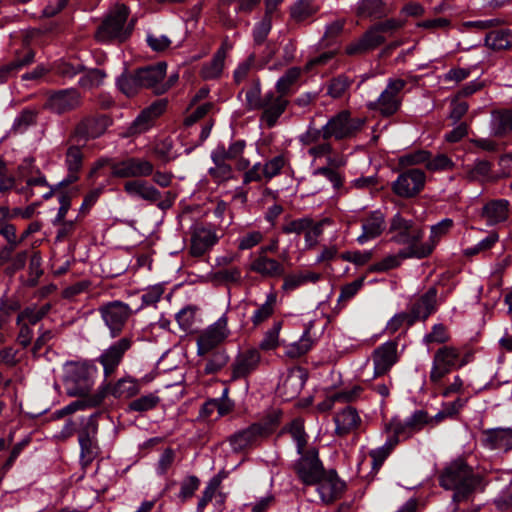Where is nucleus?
Returning <instances> with one entry per match:
<instances>
[{"mask_svg": "<svg viewBox=\"0 0 512 512\" xmlns=\"http://www.w3.org/2000/svg\"><path fill=\"white\" fill-rule=\"evenodd\" d=\"M438 482L443 489L453 492L452 502L455 504L472 500L487 485L484 475L476 472L463 458H457L443 467Z\"/></svg>", "mask_w": 512, "mask_h": 512, "instance_id": "1", "label": "nucleus"}, {"mask_svg": "<svg viewBox=\"0 0 512 512\" xmlns=\"http://www.w3.org/2000/svg\"><path fill=\"white\" fill-rule=\"evenodd\" d=\"M389 232L392 234V242L407 246L399 251L401 258L423 259L431 255L432 245H424V230L412 219H406L401 213H396L390 220Z\"/></svg>", "mask_w": 512, "mask_h": 512, "instance_id": "2", "label": "nucleus"}, {"mask_svg": "<svg viewBox=\"0 0 512 512\" xmlns=\"http://www.w3.org/2000/svg\"><path fill=\"white\" fill-rule=\"evenodd\" d=\"M405 22L390 18L372 25L360 38L348 44L345 52L349 56L367 54L386 42L387 36L401 29Z\"/></svg>", "mask_w": 512, "mask_h": 512, "instance_id": "3", "label": "nucleus"}, {"mask_svg": "<svg viewBox=\"0 0 512 512\" xmlns=\"http://www.w3.org/2000/svg\"><path fill=\"white\" fill-rule=\"evenodd\" d=\"M130 10L123 3L115 4L97 28L95 37L100 42L125 41L131 30L125 28Z\"/></svg>", "mask_w": 512, "mask_h": 512, "instance_id": "4", "label": "nucleus"}, {"mask_svg": "<svg viewBox=\"0 0 512 512\" xmlns=\"http://www.w3.org/2000/svg\"><path fill=\"white\" fill-rule=\"evenodd\" d=\"M96 368L88 362H76L68 365L64 378L67 395L71 397L92 396L90 391L94 384Z\"/></svg>", "mask_w": 512, "mask_h": 512, "instance_id": "5", "label": "nucleus"}, {"mask_svg": "<svg viewBox=\"0 0 512 512\" xmlns=\"http://www.w3.org/2000/svg\"><path fill=\"white\" fill-rule=\"evenodd\" d=\"M298 454L300 457L292 465L293 471L305 486H315L326 471L319 458L318 449L309 447Z\"/></svg>", "mask_w": 512, "mask_h": 512, "instance_id": "6", "label": "nucleus"}, {"mask_svg": "<svg viewBox=\"0 0 512 512\" xmlns=\"http://www.w3.org/2000/svg\"><path fill=\"white\" fill-rule=\"evenodd\" d=\"M406 86V81L400 78L389 79L386 88L375 101L367 103V108L378 112L383 117L396 114L402 104L401 92Z\"/></svg>", "mask_w": 512, "mask_h": 512, "instance_id": "7", "label": "nucleus"}, {"mask_svg": "<svg viewBox=\"0 0 512 512\" xmlns=\"http://www.w3.org/2000/svg\"><path fill=\"white\" fill-rule=\"evenodd\" d=\"M468 360L461 357L460 350L454 346L444 345L440 347L433 356L430 381L438 383L454 369L466 365Z\"/></svg>", "mask_w": 512, "mask_h": 512, "instance_id": "8", "label": "nucleus"}, {"mask_svg": "<svg viewBox=\"0 0 512 512\" xmlns=\"http://www.w3.org/2000/svg\"><path fill=\"white\" fill-rule=\"evenodd\" d=\"M98 312L112 338L118 337L133 315L132 308L119 300L109 301L99 306Z\"/></svg>", "mask_w": 512, "mask_h": 512, "instance_id": "9", "label": "nucleus"}, {"mask_svg": "<svg viewBox=\"0 0 512 512\" xmlns=\"http://www.w3.org/2000/svg\"><path fill=\"white\" fill-rule=\"evenodd\" d=\"M364 120L351 117L348 110H342L324 125L323 140L331 138L344 140L354 137L362 128Z\"/></svg>", "mask_w": 512, "mask_h": 512, "instance_id": "10", "label": "nucleus"}, {"mask_svg": "<svg viewBox=\"0 0 512 512\" xmlns=\"http://www.w3.org/2000/svg\"><path fill=\"white\" fill-rule=\"evenodd\" d=\"M112 124V120L105 114L88 115L83 117L73 128L69 135V142H80L84 144L102 136L107 128Z\"/></svg>", "mask_w": 512, "mask_h": 512, "instance_id": "11", "label": "nucleus"}, {"mask_svg": "<svg viewBox=\"0 0 512 512\" xmlns=\"http://www.w3.org/2000/svg\"><path fill=\"white\" fill-rule=\"evenodd\" d=\"M97 416V414L89 416L83 424V427L78 432L80 459L84 466L90 465L99 452V447L96 441V435L98 432Z\"/></svg>", "mask_w": 512, "mask_h": 512, "instance_id": "12", "label": "nucleus"}, {"mask_svg": "<svg viewBox=\"0 0 512 512\" xmlns=\"http://www.w3.org/2000/svg\"><path fill=\"white\" fill-rule=\"evenodd\" d=\"M132 345V338L125 336L119 338L101 352L96 361L103 367L105 377H110L116 372Z\"/></svg>", "mask_w": 512, "mask_h": 512, "instance_id": "13", "label": "nucleus"}, {"mask_svg": "<svg viewBox=\"0 0 512 512\" xmlns=\"http://www.w3.org/2000/svg\"><path fill=\"white\" fill-rule=\"evenodd\" d=\"M425 183V172L412 168L400 173L392 183L391 189L397 196L409 199L417 196L424 189Z\"/></svg>", "mask_w": 512, "mask_h": 512, "instance_id": "14", "label": "nucleus"}, {"mask_svg": "<svg viewBox=\"0 0 512 512\" xmlns=\"http://www.w3.org/2000/svg\"><path fill=\"white\" fill-rule=\"evenodd\" d=\"M229 334L228 318L226 314H224L215 323L209 325L205 330H203L198 336V355L203 356L215 349L225 341Z\"/></svg>", "mask_w": 512, "mask_h": 512, "instance_id": "15", "label": "nucleus"}, {"mask_svg": "<svg viewBox=\"0 0 512 512\" xmlns=\"http://www.w3.org/2000/svg\"><path fill=\"white\" fill-rule=\"evenodd\" d=\"M82 105V95L75 88L61 89L49 94L44 107L57 115L72 112Z\"/></svg>", "mask_w": 512, "mask_h": 512, "instance_id": "16", "label": "nucleus"}, {"mask_svg": "<svg viewBox=\"0 0 512 512\" xmlns=\"http://www.w3.org/2000/svg\"><path fill=\"white\" fill-rule=\"evenodd\" d=\"M289 105V100L276 91H268L263 96L261 103L260 122L267 128L274 127L279 118L284 114Z\"/></svg>", "mask_w": 512, "mask_h": 512, "instance_id": "17", "label": "nucleus"}, {"mask_svg": "<svg viewBox=\"0 0 512 512\" xmlns=\"http://www.w3.org/2000/svg\"><path fill=\"white\" fill-rule=\"evenodd\" d=\"M154 165L142 158L130 157L111 164V175L117 178H139L152 175Z\"/></svg>", "mask_w": 512, "mask_h": 512, "instance_id": "18", "label": "nucleus"}, {"mask_svg": "<svg viewBox=\"0 0 512 512\" xmlns=\"http://www.w3.org/2000/svg\"><path fill=\"white\" fill-rule=\"evenodd\" d=\"M218 240L219 236L211 225L196 223L191 227L190 254L194 257L203 256Z\"/></svg>", "mask_w": 512, "mask_h": 512, "instance_id": "19", "label": "nucleus"}, {"mask_svg": "<svg viewBox=\"0 0 512 512\" xmlns=\"http://www.w3.org/2000/svg\"><path fill=\"white\" fill-rule=\"evenodd\" d=\"M261 363V354L256 348H249L237 354L231 364V380L247 378Z\"/></svg>", "mask_w": 512, "mask_h": 512, "instance_id": "20", "label": "nucleus"}, {"mask_svg": "<svg viewBox=\"0 0 512 512\" xmlns=\"http://www.w3.org/2000/svg\"><path fill=\"white\" fill-rule=\"evenodd\" d=\"M324 474L316 484L317 491L323 503L331 504L342 496L346 484L334 469L327 470Z\"/></svg>", "mask_w": 512, "mask_h": 512, "instance_id": "21", "label": "nucleus"}, {"mask_svg": "<svg viewBox=\"0 0 512 512\" xmlns=\"http://www.w3.org/2000/svg\"><path fill=\"white\" fill-rule=\"evenodd\" d=\"M84 154L81 146L67 140L65 153L66 177L58 184L59 187H66L79 180V174L83 168Z\"/></svg>", "mask_w": 512, "mask_h": 512, "instance_id": "22", "label": "nucleus"}, {"mask_svg": "<svg viewBox=\"0 0 512 512\" xmlns=\"http://www.w3.org/2000/svg\"><path fill=\"white\" fill-rule=\"evenodd\" d=\"M436 287H430L424 294L414 299L409 305L408 313L412 321H425L437 309Z\"/></svg>", "mask_w": 512, "mask_h": 512, "instance_id": "23", "label": "nucleus"}, {"mask_svg": "<svg viewBox=\"0 0 512 512\" xmlns=\"http://www.w3.org/2000/svg\"><path fill=\"white\" fill-rule=\"evenodd\" d=\"M397 347L398 345L396 342L388 341L374 350L372 354L374 363L373 377H379L386 374L397 362Z\"/></svg>", "mask_w": 512, "mask_h": 512, "instance_id": "24", "label": "nucleus"}, {"mask_svg": "<svg viewBox=\"0 0 512 512\" xmlns=\"http://www.w3.org/2000/svg\"><path fill=\"white\" fill-rule=\"evenodd\" d=\"M362 233L357 237L359 244L378 238L386 229V217L381 210H374L361 219Z\"/></svg>", "mask_w": 512, "mask_h": 512, "instance_id": "25", "label": "nucleus"}, {"mask_svg": "<svg viewBox=\"0 0 512 512\" xmlns=\"http://www.w3.org/2000/svg\"><path fill=\"white\" fill-rule=\"evenodd\" d=\"M165 62L137 69L142 88H152L156 94L164 93L168 87L161 84L166 75Z\"/></svg>", "mask_w": 512, "mask_h": 512, "instance_id": "26", "label": "nucleus"}, {"mask_svg": "<svg viewBox=\"0 0 512 512\" xmlns=\"http://www.w3.org/2000/svg\"><path fill=\"white\" fill-rule=\"evenodd\" d=\"M227 441L235 453L248 452L261 445L262 439L255 431L253 426L236 431L231 434Z\"/></svg>", "mask_w": 512, "mask_h": 512, "instance_id": "27", "label": "nucleus"}, {"mask_svg": "<svg viewBox=\"0 0 512 512\" xmlns=\"http://www.w3.org/2000/svg\"><path fill=\"white\" fill-rule=\"evenodd\" d=\"M166 109V102L157 101L143 110L129 127L130 134H140L147 131L158 116Z\"/></svg>", "mask_w": 512, "mask_h": 512, "instance_id": "28", "label": "nucleus"}, {"mask_svg": "<svg viewBox=\"0 0 512 512\" xmlns=\"http://www.w3.org/2000/svg\"><path fill=\"white\" fill-rule=\"evenodd\" d=\"M335 432L338 436H345L356 430L361 424V418L356 408L347 405L335 417Z\"/></svg>", "mask_w": 512, "mask_h": 512, "instance_id": "29", "label": "nucleus"}, {"mask_svg": "<svg viewBox=\"0 0 512 512\" xmlns=\"http://www.w3.org/2000/svg\"><path fill=\"white\" fill-rule=\"evenodd\" d=\"M509 206L510 203L506 199L491 200L482 207L481 217L490 226L504 222L509 217Z\"/></svg>", "mask_w": 512, "mask_h": 512, "instance_id": "30", "label": "nucleus"}, {"mask_svg": "<svg viewBox=\"0 0 512 512\" xmlns=\"http://www.w3.org/2000/svg\"><path fill=\"white\" fill-rule=\"evenodd\" d=\"M250 270L265 278H279L284 276L285 268L279 261L265 255H257L251 262Z\"/></svg>", "mask_w": 512, "mask_h": 512, "instance_id": "31", "label": "nucleus"}, {"mask_svg": "<svg viewBox=\"0 0 512 512\" xmlns=\"http://www.w3.org/2000/svg\"><path fill=\"white\" fill-rule=\"evenodd\" d=\"M485 439L483 443L490 449H503L508 451L512 448V429L495 428L483 432Z\"/></svg>", "mask_w": 512, "mask_h": 512, "instance_id": "32", "label": "nucleus"}, {"mask_svg": "<svg viewBox=\"0 0 512 512\" xmlns=\"http://www.w3.org/2000/svg\"><path fill=\"white\" fill-rule=\"evenodd\" d=\"M124 191L130 196H138L152 203L159 201L161 198V192L143 180L125 182Z\"/></svg>", "mask_w": 512, "mask_h": 512, "instance_id": "33", "label": "nucleus"}, {"mask_svg": "<svg viewBox=\"0 0 512 512\" xmlns=\"http://www.w3.org/2000/svg\"><path fill=\"white\" fill-rule=\"evenodd\" d=\"M34 58L35 52L32 49L27 50L24 54L17 52L14 60L0 67V84L7 82V80L19 70L32 64Z\"/></svg>", "mask_w": 512, "mask_h": 512, "instance_id": "34", "label": "nucleus"}, {"mask_svg": "<svg viewBox=\"0 0 512 512\" xmlns=\"http://www.w3.org/2000/svg\"><path fill=\"white\" fill-rule=\"evenodd\" d=\"M282 419V412L278 409H272L267 412L259 421L252 423L251 426L258 433L262 441L272 435L279 427Z\"/></svg>", "mask_w": 512, "mask_h": 512, "instance_id": "35", "label": "nucleus"}, {"mask_svg": "<svg viewBox=\"0 0 512 512\" xmlns=\"http://www.w3.org/2000/svg\"><path fill=\"white\" fill-rule=\"evenodd\" d=\"M319 10L316 0H296L290 7V18L299 24L314 16Z\"/></svg>", "mask_w": 512, "mask_h": 512, "instance_id": "36", "label": "nucleus"}, {"mask_svg": "<svg viewBox=\"0 0 512 512\" xmlns=\"http://www.w3.org/2000/svg\"><path fill=\"white\" fill-rule=\"evenodd\" d=\"M227 55V49L222 45L213 55L211 61L205 63L200 71V75L205 80L216 79L220 77Z\"/></svg>", "mask_w": 512, "mask_h": 512, "instance_id": "37", "label": "nucleus"}, {"mask_svg": "<svg viewBox=\"0 0 512 512\" xmlns=\"http://www.w3.org/2000/svg\"><path fill=\"white\" fill-rule=\"evenodd\" d=\"M288 433L292 437V439L296 443L297 453H303V450H306L308 435L305 431L304 421L301 418L293 419L289 424L285 425L281 431L280 435Z\"/></svg>", "mask_w": 512, "mask_h": 512, "instance_id": "38", "label": "nucleus"}, {"mask_svg": "<svg viewBox=\"0 0 512 512\" xmlns=\"http://www.w3.org/2000/svg\"><path fill=\"white\" fill-rule=\"evenodd\" d=\"M245 94V108L248 111H256L261 108L263 101L261 80L259 77L251 79L249 84L239 92Z\"/></svg>", "mask_w": 512, "mask_h": 512, "instance_id": "39", "label": "nucleus"}, {"mask_svg": "<svg viewBox=\"0 0 512 512\" xmlns=\"http://www.w3.org/2000/svg\"><path fill=\"white\" fill-rule=\"evenodd\" d=\"M492 133L496 137H504L512 131V109L492 111Z\"/></svg>", "mask_w": 512, "mask_h": 512, "instance_id": "40", "label": "nucleus"}, {"mask_svg": "<svg viewBox=\"0 0 512 512\" xmlns=\"http://www.w3.org/2000/svg\"><path fill=\"white\" fill-rule=\"evenodd\" d=\"M106 396L107 388L101 387L94 394H92V396L78 397V400L65 406L64 411L69 415L85 408H95L103 402Z\"/></svg>", "mask_w": 512, "mask_h": 512, "instance_id": "41", "label": "nucleus"}, {"mask_svg": "<svg viewBox=\"0 0 512 512\" xmlns=\"http://www.w3.org/2000/svg\"><path fill=\"white\" fill-rule=\"evenodd\" d=\"M107 388V394L110 393L116 398H131L137 395L140 391L139 383L131 377H124L119 379L111 388Z\"/></svg>", "mask_w": 512, "mask_h": 512, "instance_id": "42", "label": "nucleus"}, {"mask_svg": "<svg viewBox=\"0 0 512 512\" xmlns=\"http://www.w3.org/2000/svg\"><path fill=\"white\" fill-rule=\"evenodd\" d=\"M305 384V379L301 371L290 373L283 381L279 390L286 400L297 397Z\"/></svg>", "mask_w": 512, "mask_h": 512, "instance_id": "43", "label": "nucleus"}, {"mask_svg": "<svg viewBox=\"0 0 512 512\" xmlns=\"http://www.w3.org/2000/svg\"><path fill=\"white\" fill-rule=\"evenodd\" d=\"M356 15L360 18L380 19L387 15L385 5L382 0H360Z\"/></svg>", "mask_w": 512, "mask_h": 512, "instance_id": "44", "label": "nucleus"}, {"mask_svg": "<svg viewBox=\"0 0 512 512\" xmlns=\"http://www.w3.org/2000/svg\"><path fill=\"white\" fill-rule=\"evenodd\" d=\"M51 304L46 303L40 307L35 305L25 307L21 310L16 318V324L26 322L28 325H35L41 321L51 310Z\"/></svg>", "mask_w": 512, "mask_h": 512, "instance_id": "45", "label": "nucleus"}, {"mask_svg": "<svg viewBox=\"0 0 512 512\" xmlns=\"http://www.w3.org/2000/svg\"><path fill=\"white\" fill-rule=\"evenodd\" d=\"M485 45L493 50H505L512 47V31L496 30L487 33Z\"/></svg>", "mask_w": 512, "mask_h": 512, "instance_id": "46", "label": "nucleus"}, {"mask_svg": "<svg viewBox=\"0 0 512 512\" xmlns=\"http://www.w3.org/2000/svg\"><path fill=\"white\" fill-rule=\"evenodd\" d=\"M21 303L16 298H9L3 295L0 298V329H5L11 322L12 315L20 312Z\"/></svg>", "mask_w": 512, "mask_h": 512, "instance_id": "47", "label": "nucleus"}, {"mask_svg": "<svg viewBox=\"0 0 512 512\" xmlns=\"http://www.w3.org/2000/svg\"><path fill=\"white\" fill-rule=\"evenodd\" d=\"M301 73L302 71L299 67L289 68L276 82L275 91L287 98L293 85L299 80Z\"/></svg>", "mask_w": 512, "mask_h": 512, "instance_id": "48", "label": "nucleus"}, {"mask_svg": "<svg viewBox=\"0 0 512 512\" xmlns=\"http://www.w3.org/2000/svg\"><path fill=\"white\" fill-rule=\"evenodd\" d=\"M211 159L214 166L209 168L208 173L214 182L223 183L233 178V169L227 161L216 159L215 155L212 153Z\"/></svg>", "mask_w": 512, "mask_h": 512, "instance_id": "49", "label": "nucleus"}, {"mask_svg": "<svg viewBox=\"0 0 512 512\" xmlns=\"http://www.w3.org/2000/svg\"><path fill=\"white\" fill-rule=\"evenodd\" d=\"M117 86L119 90L127 97L135 96L142 88L140 80L138 79L137 70H135L133 73H123L117 79Z\"/></svg>", "mask_w": 512, "mask_h": 512, "instance_id": "50", "label": "nucleus"}, {"mask_svg": "<svg viewBox=\"0 0 512 512\" xmlns=\"http://www.w3.org/2000/svg\"><path fill=\"white\" fill-rule=\"evenodd\" d=\"M386 432L390 434L388 437L389 440H395V445H397L400 440H406L411 438L414 434L406 426V421H402L398 418H393L390 420L385 427Z\"/></svg>", "mask_w": 512, "mask_h": 512, "instance_id": "51", "label": "nucleus"}, {"mask_svg": "<svg viewBox=\"0 0 512 512\" xmlns=\"http://www.w3.org/2000/svg\"><path fill=\"white\" fill-rule=\"evenodd\" d=\"M276 305V294L270 293L267 295L265 303L260 305L251 317L253 325L259 326L267 321L274 313Z\"/></svg>", "mask_w": 512, "mask_h": 512, "instance_id": "52", "label": "nucleus"}, {"mask_svg": "<svg viewBox=\"0 0 512 512\" xmlns=\"http://www.w3.org/2000/svg\"><path fill=\"white\" fill-rule=\"evenodd\" d=\"M245 146L244 140H237L231 143L228 148L224 145H218L212 151V154L215 155L216 159H223L224 161L236 160L243 154Z\"/></svg>", "mask_w": 512, "mask_h": 512, "instance_id": "53", "label": "nucleus"}, {"mask_svg": "<svg viewBox=\"0 0 512 512\" xmlns=\"http://www.w3.org/2000/svg\"><path fill=\"white\" fill-rule=\"evenodd\" d=\"M160 401L161 399L156 393H149L129 402L128 410L139 413L148 412L155 409Z\"/></svg>", "mask_w": 512, "mask_h": 512, "instance_id": "54", "label": "nucleus"}, {"mask_svg": "<svg viewBox=\"0 0 512 512\" xmlns=\"http://www.w3.org/2000/svg\"><path fill=\"white\" fill-rule=\"evenodd\" d=\"M314 340L310 335V328H307L299 341L289 345L286 355L290 358H298L306 354L313 346Z\"/></svg>", "mask_w": 512, "mask_h": 512, "instance_id": "55", "label": "nucleus"}, {"mask_svg": "<svg viewBox=\"0 0 512 512\" xmlns=\"http://www.w3.org/2000/svg\"><path fill=\"white\" fill-rule=\"evenodd\" d=\"M352 81L344 74L332 78L327 83V95L333 99L341 98L350 88Z\"/></svg>", "mask_w": 512, "mask_h": 512, "instance_id": "56", "label": "nucleus"}, {"mask_svg": "<svg viewBox=\"0 0 512 512\" xmlns=\"http://www.w3.org/2000/svg\"><path fill=\"white\" fill-rule=\"evenodd\" d=\"M39 111L36 108H25L15 118L13 122L14 131H25L28 127L37 123Z\"/></svg>", "mask_w": 512, "mask_h": 512, "instance_id": "57", "label": "nucleus"}, {"mask_svg": "<svg viewBox=\"0 0 512 512\" xmlns=\"http://www.w3.org/2000/svg\"><path fill=\"white\" fill-rule=\"evenodd\" d=\"M222 482L220 475L212 477L200 497L197 504V512H204L206 506L212 501Z\"/></svg>", "mask_w": 512, "mask_h": 512, "instance_id": "58", "label": "nucleus"}, {"mask_svg": "<svg viewBox=\"0 0 512 512\" xmlns=\"http://www.w3.org/2000/svg\"><path fill=\"white\" fill-rule=\"evenodd\" d=\"M395 440H389L385 442V444L382 447H379L377 449L371 450L369 452V456L372 459V469L373 471H378L386 458L389 456V454L392 452V450L395 448Z\"/></svg>", "mask_w": 512, "mask_h": 512, "instance_id": "59", "label": "nucleus"}, {"mask_svg": "<svg viewBox=\"0 0 512 512\" xmlns=\"http://www.w3.org/2000/svg\"><path fill=\"white\" fill-rule=\"evenodd\" d=\"M229 357L225 350H218L212 353L204 366V373L207 375L215 374L220 371L228 362Z\"/></svg>", "mask_w": 512, "mask_h": 512, "instance_id": "60", "label": "nucleus"}, {"mask_svg": "<svg viewBox=\"0 0 512 512\" xmlns=\"http://www.w3.org/2000/svg\"><path fill=\"white\" fill-rule=\"evenodd\" d=\"M452 227L453 220L449 218L443 219L439 223L433 225L431 227V235L429 241L425 242L424 245H432L433 251L440 238L446 235Z\"/></svg>", "mask_w": 512, "mask_h": 512, "instance_id": "61", "label": "nucleus"}, {"mask_svg": "<svg viewBox=\"0 0 512 512\" xmlns=\"http://www.w3.org/2000/svg\"><path fill=\"white\" fill-rule=\"evenodd\" d=\"M200 486V479L195 475L187 476L182 482L180 486V491L178 494V498L182 503L186 502L188 499L193 497L195 492L198 490Z\"/></svg>", "mask_w": 512, "mask_h": 512, "instance_id": "62", "label": "nucleus"}, {"mask_svg": "<svg viewBox=\"0 0 512 512\" xmlns=\"http://www.w3.org/2000/svg\"><path fill=\"white\" fill-rule=\"evenodd\" d=\"M450 340V334L448 332L447 327L442 324H435L432 327V330L430 333L426 334L424 336V343L426 344H444L447 343Z\"/></svg>", "mask_w": 512, "mask_h": 512, "instance_id": "63", "label": "nucleus"}, {"mask_svg": "<svg viewBox=\"0 0 512 512\" xmlns=\"http://www.w3.org/2000/svg\"><path fill=\"white\" fill-rule=\"evenodd\" d=\"M281 327V322H274L273 326L265 333L259 344L261 350H273L279 345V332Z\"/></svg>", "mask_w": 512, "mask_h": 512, "instance_id": "64", "label": "nucleus"}]
</instances>
